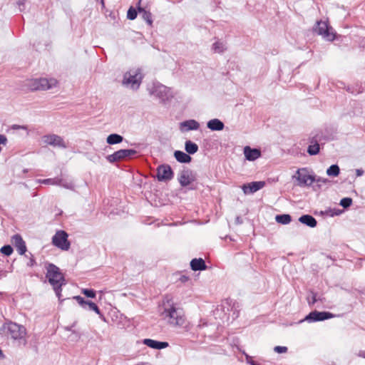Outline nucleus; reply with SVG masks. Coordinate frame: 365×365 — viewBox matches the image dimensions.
I'll list each match as a JSON object with an SVG mask.
<instances>
[{
    "mask_svg": "<svg viewBox=\"0 0 365 365\" xmlns=\"http://www.w3.org/2000/svg\"><path fill=\"white\" fill-rule=\"evenodd\" d=\"M158 312L162 319L171 326L181 327L186 323L183 310L176 307L172 299L165 298L159 306Z\"/></svg>",
    "mask_w": 365,
    "mask_h": 365,
    "instance_id": "f257e3e1",
    "label": "nucleus"
},
{
    "mask_svg": "<svg viewBox=\"0 0 365 365\" xmlns=\"http://www.w3.org/2000/svg\"><path fill=\"white\" fill-rule=\"evenodd\" d=\"M0 331L19 345L26 346L27 344V330L21 324L7 321L1 326Z\"/></svg>",
    "mask_w": 365,
    "mask_h": 365,
    "instance_id": "f03ea898",
    "label": "nucleus"
},
{
    "mask_svg": "<svg viewBox=\"0 0 365 365\" xmlns=\"http://www.w3.org/2000/svg\"><path fill=\"white\" fill-rule=\"evenodd\" d=\"M46 278L53 286L56 296L60 299L61 296V287L62 285L66 284V280L59 268L53 264H49L47 267Z\"/></svg>",
    "mask_w": 365,
    "mask_h": 365,
    "instance_id": "7ed1b4c3",
    "label": "nucleus"
},
{
    "mask_svg": "<svg viewBox=\"0 0 365 365\" xmlns=\"http://www.w3.org/2000/svg\"><path fill=\"white\" fill-rule=\"evenodd\" d=\"M142 78L143 75L140 68L130 69L124 74L123 84L136 90L139 88Z\"/></svg>",
    "mask_w": 365,
    "mask_h": 365,
    "instance_id": "20e7f679",
    "label": "nucleus"
},
{
    "mask_svg": "<svg viewBox=\"0 0 365 365\" xmlns=\"http://www.w3.org/2000/svg\"><path fill=\"white\" fill-rule=\"evenodd\" d=\"M148 90L151 95L158 98L162 102H165L173 98L170 88L159 83H154Z\"/></svg>",
    "mask_w": 365,
    "mask_h": 365,
    "instance_id": "39448f33",
    "label": "nucleus"
},
{
    "mask_svg": "<svg viewBox=\"0 0 365 365\" xmlns=\"http://www.w3.org/2000/svg\"><path fill=\"white\" fill-rule=\"evenodd\" d=\"M292 178L297 181L298 186L308 187L314 182L315 176L310 175L306 168H300L297 170Z\"/></svg>",
    "mask_w": 365,
    "mask_h": 365,
    "instance_id": "423d86ee",
    "label": "nucleus"
},
{
    "mask_svg": "<svg viewBox=\"0 0 365 365\" xmlns=\"http://www.w3.org/2000/svg\"><path fill=\"white\" fill-rule=\"evenodd\" d=\"M68 234L63 230H58L52 237V243L56 247L63 251H67L71 247L68 240Z\"/></svg>",
    "mask_w": 365,
    "mask_h": 365,
    "instance_id": "0eeeda50",
    "label": "nucleus"
},
{
    "mask_svg": "<svg viewBox=\"0 0 365 365\" xmlns=\"http://www.w3.org/2000/svg\"><path fill=\"white\" fill-rule=\"evenodd\" d=\"M314 31L327 41H331L334 39L335 34L333 32V29L328 25L327 21H317V26L314 27Z\"/></svg>",
    "mask_w": 365,
    "mask_h": 365,
    "instance_id": "6e6552de",
    "label": "nucleus"
},
{
    "mask_svg": "<svg viewBox=\"0 0 365 365\" xmlns=\"http://www.w3.org/2000/svg\"><path fill=\"white\" fill-rule=\"evenodd\" d=\"M136 150L133 149H121L111 155H108L107 160L110 163H114L134 155L136 154Z\"/></svg>",
    "mask_w": 365,
    "mask_h": 365,
    "instance_id": "1a4fd4ad",
    "label": "nucleus"
},
{
    "mask_svg": "<svg viewBox=\"0 0 365 365\" xmlns=\"http://www.w3.org/2000/svg\"><path fill=\"white\" fill-rule=\"evenodd\" d=\"M42 142L46 145H50L53 147H58L66 148V145L63 139L57 135L50 134L46 135L42 137Z\"/></svg>",
    "mask_w": 365,
    "mask_h": 365,
    "instance_id": "9d476101",
    "label": "nucleus"
},
{
    "mask_svg": "<svg viewBox=\"0 0 365 365\" xmlns=\"http://www.w3.org/2000/svg\"><path fill=\"white\" fill-rule=\"evenodd\" d=\"M157 178L159 181L170 180L173 178V172L169 165H161L157 168Z\"/></svg>",
    "mask_w": 365,
    "mask_h": 365,
    "instance_id": "9b49d317",
    "label": "nucleus"
},
{
    "mask_svg": "<svg viewBox=\"0 0 365 365\" xmlns=\"http://www.w3.org/2000/svg\"><path fill=\"white\" fill-rule=\"evenodd\" d=\"M332 317H334V314L330 312L314 311V312H310L305 317V320H307L309 322H319V321H323L325 319H329Z\"/></svg>",
    "mask_w": 365,
    "mask_h": 365,
    "instance_id": "f8f14e48",
    "label": "nucleus"
},
{
    "mask_svg": "<svg viewBox=\"0 0 365 365\" xmlns=\"http://www.w3.org/2000/svg\"><path fill=\"white\" fill-rule=\"evenodd\" d=\"M178 180L181 186L186 187L195 180V175L189 169L183 170L179 175Z\"/></svg>",
    "mask_w": 365,
    "mask_h": 365,
    "instance_id": "ddd939ff",
    "label": "nucleus"
},
{
    "mask_svg": "<svg viewBox=\"0 0 365 365\" xmlns=\"http://www.w3.org/2000/svg\"><path fill=\"white\" fill-rule=\"evenodd\" d=\"M265 186L264 181L252 182L247 184H244L242 187L243 192L245 195L252 194Z\"/></svg>",
    "mask_w": 365,
    "mask_h": 365,
    "instance_id": "4468645a",
    "label": "nucleus"
},
{
    "mask_svg": "<svg viewBox=\"0 0 365 365\" xmlns=\"http://www.w3.org/2000/svg\"><path fill=\"white\" fill-rule=\"evenodd\" d=\"M38 83L41 90H48L57 86L58 81L55 78H38Z\"/></svg>",
    "mask_w": 365,
    "mask_h": 365,
    "instance_id": "2eb2a0df",
    "label": "nucleus"
},
{
    "mask_svg": "<svg viewBox=\"0 0 365 365\" xmlns=\"http://www.w3.org/2000/svg\"><path fill=\"white\" fill-rule=\"evenodd\" d=\"M200 128V123L195 120H187L183 121L180 125L182 132H187L190 130H195Z\"/></svg>",
    "mask_w": 365,
    "mask_h": 365,
    "instance_id": "dca6fc26",
    "label": "nucleus"
},
{
    "mask_svg": "<svg viewBox=\"0 0 365 365\" xmlns=\"http://www.w3.org/2000/svg\"><path fill=\"white\" fill-rule=\"evenodd\" d=\"M143 344L154 349H163L167 348L169 344L165 341H158L151 339H145L143 341Z\"/></svg>",
    "mask_w": 365,
    "mask_h": 365,
    "instance_id": "f3484780",
    "label": "nucleus"
},
{
    "mask_svg": "<svg viewBox=\"0 0 365 365\" xmlns=\"http://www.w3.org/2000/svg\"><path fill=\"white\" fill-rule=\"evenodd\" d=\"M244 154L247 160L253 161L260 157V150L256 148H251L249 146H246L244 148Z\"/></svg>",
    "mask_w": 365,
    "mask_h": 365,
    "instance_id": "a211bd4d",
    "label": "nucleus"
},
{
    "mask_svg": "<svg viewBox=\"0 0 365 365\" xmlns=\"http://www.w3.org/2000/svg\"><path fill=\"white\" fill-rule=\"evenodd\" d=\"M207 127L211 130L220 131L224 129L225 125L220 120L214 118L207 122Z\"/></svg>",
    "mask_w": 365,
    "mask_h": 365,
    "instance_id": "6ab92c4d",
    "label": "nucleus"
},
{
    "mask_svg": "<svg viewBox=\"0 0 365 365\" xmlns=\"http://www.w3.org/2000/svg\"><path fill=\"white\" fill-rule=\"evenodd\" d=\"M13 240L20 255H24L26 251V247L22 237L19 235H15Z\"/></svg>",
    "mask_w": 365,
    "mask_h": 365,
    "instance_id": "aec40b11",
    "label": "nucleus"
},
{
    "mask_svg": "<svg viewBox=\"0 0 365 365\" xmlns=\"http://www.w3.org/2000/svg\"><path fill=\"white\" fill-rule=\"evenodd\" d=\"M299 221L301 223L306 225L307 226L310 227H315L317 224L316 219L309 215H302L299 218Z\"/></svg>",
    "mask_w": 365,
    "mask_h": 365,
    "instance_id": "412c9836",
    "label": "nucleus"
},
{
    "mask_svg": "<svg viewBox=\"0 0 365 365\" xmlns=\"http://www.w3.org/2000/svg\"><path fill=\"white\" fill-rule=\"evenodd\" d=\"M190 267L194 271L204 270L206 269L205 262L202 258L192 259Z\"/></svg>",
    "mask_w": 365,
    "mask_h": 365,
    "instance_id": "4be33fe9",
    "label": "nucleus"
},
{
    "mask_svg": "<svg viewBox=\"0 0 365 365\" xmlns=\"http://www.w3.org/2000/svg\"><path fill=\"white\" fill-rule=\"evenodd\" d=\"M174 156L178 162L182 163H190L192 160L191 157L188 154L180 150L175 151Z\"/></svg>",
    "mask_w": 365,
    "mask_h": 365,
    "instance_id": "5701e85b",
    "label": "nucleus"
},
{
    "mask_svg": "<svg viewBox=\"0 0 365 365\" xmlns=\"http://www.w3.org/2000/svg\"><path fill=\"white\" fill-rule=\"evenodd\" d=\"M185 149L188 154H195L198 150V145L190 140H187L185 144Z\"/></svg>",
    "mask_w": 365,
    "mask_h": 365,
    "instance_id": "b1692460",
    "label": "nucleus"
},
{
    "mask_svg": "<svg viewBox=\"0 0 365 365\" xmlns=\"http://www.w3.org/2000/svg\"><path fill=\"white\" fill-rule=\"evenodd\" d=\"M277 223L282 225H288L292 221V217L288 214L277 215L275 217Z\"/></svg>",
    "mask_w": 365,
    "mask_h": 365,
    "instance_id": "393cba45",
    "label": "nucleus"
},
{
    "mask_svg": "<svg viewBox=\"0 0 365 365\" xmlns=\"http://www.w3.org/2000/svg\"><path fill=\"white\" fill-rule=\"evenodd\" d=\"M123 138L118 135V134H110L109 135L108 137H107V139H106V141H107V143L110 144V145H114V144H118V143H120L123 141Z\"/></svg>",
    "mask_w": 365,
    "mask_h": 365,
    "instance_id": "a878e982",
    "label": "nucleus"
},
{
    "mask_svg": "<svg viewBox=\"0 0 365 365\" xmlns=\"http://www.w3.org/2000/svg\"><path fill=\"white\" fill-rule=\"evenodd\" d=\"M340 173V169L337 165H332L327 170V174L329 176L336 177Z\"/></svg>",
    "mask_w": 365,
    "mask_h": 365,
    "instance_id": "bb28decb",
    "label": "nucleus"
},
{
    "mask_svg": "<svg viewBox=\"0 0 365 365\" xmlns=\"http://www.w3.org/2000/svg\"><path fill=\"white\" fill-rule=\"evenodd\" d=\"M212 49L215 53H222L227 49L225 44L220 41H217L212 45Z\"/></svg>",
    "mask_w": 365,
    "mask_h": 365,
    "instance_id": "cd10ccee",
    "label": "nucleus"
},
{
    "mask_svg": "<svg viewBox=\"0 0 365 365\" xmlns=\"http://www.w3.org/2000/svg\"><path fill=\"white\" fill-rule=\"evenodd\" d=\"M319 151V145L318 143H314L309 145L307 153L311 155H317Z\"/></svg>",
    "mask_w": 365,
    "mask_h": 365,
    "instance_id": "c85d7f7f",
    "label": "nucleus"
},
{
    "mask_svg": "<svg viewBox=\"0 0 365 365\" xmlns=\"http://www.w3.org/2000/svg\"><path fill=\"white\" fill-rule=\"evenodd\" d=\"M138 11L140 13H143V18L147 21L149 25L152 24V17L151 14L148 11H146L143 9L138 7Z\"/></svg>",
    "mask_w": 365,
    "mask_h": 365,
    "instance_id": "c756f323",
    "label": "nucleus"
},
{
    "mask_svg": "<svg viewBox=\"0 0 365 365\" xmlns=\"http://www.w3.org/2000/svg\"><path fill=\"white\" fill-rule=\"evenodd\" d=\"M86 306L88 307V309L90 310H92L93 312H95L97 314H98L101 317H103L99 308L98 307V306L94 303V302H90V301H88L87 302V304H86Z\"/></svg>",
    "mask_w": 365,
    "mask_h": 365,
    "instance_id": "7c9ffc66",
    "label": "nucleus"
},
{
    "mask_svg": "<svg viewBox=\"0 0 365 365\" xmlns=\"http://www.w3.org/2000/svg\"><path fill=\"white\" fill-rule=\"evenodd\" d=\"M41 183L43 184H48L52 185H57V184L61 183L59 181V178H48V179H43L40 181Z\"/></svg>",
    "mask_w": 365,
    "mask_h": 365,
    "instance_id": "2f4dec72",
    "label": "nucleus"
},
{
    "mask_svg": "<svg viewBox=\"0 0 365 365\" xmlns=\"http://www.w3.org/2000/svg\"><path fill=\"white\" fill-rule=\"evenodd\" d=\"M0 251L6 256H9L13 252V248L10 245H4L1 248Z\"/></svg>",
    "mask_w": 365,
    "mask_h": 365,
    "instance_id": "473e14b6",
    "label": "nucleus"
},
{
    "mask_svg": "<svg viewBox=\"0 0 365 365\" xmlns=\"http://www.w3.org/2000/svg\"><path fill=\"white\" fill-rule=\"evenodd\" d=\"M38 83V78L31 80L28 83V86L33 91L41 90L40 88H37V86H39Z\"/></svg>",
    "mask_w": 365,
    "mask_h": 365,
    "instance_id": "72a5a7b5",
    "label": "nucleus"
},
{
    "mask_svg": "<svg viewBox=\"0 0 365 365\" xmlns=\"http://www.w3.org/2000/svg\"><path fill=\"white\" fill-rule=\"evenodd\" d=\"M137 16V11L136 10L133 8V7H130L128 11V13H127V17L128 19H130V20H134Z\"/></svg>",
    "mask_w": 365,
    "mask_h": 365,
    "instance_id": "f704fd0d",
    "label": "nucleus"
},
{
    "mask_svg": "<svg viewBox=\"0 0 365 365\" xmlns=\"http://www.w3.org/2000/svg\"><path fill=\"white\" fill-rule=\"evenodd\" d=\"M352 203V200L350 197H344L341 200L340 205L344 207V208H346L349 207Z\"/></svg>",
    "mask_w": 365,
    "mask_h": 365,
    "instance_id": "c9c22d12",
    "label": "nucleus"
},
{
    "mask_svg": "<svg viewBox=\"0 0 365 365\" xmlns=\"http://www.w3.org/2000/svg\"><path fill=\"white\" fill-rule=\"evenodd\" d=\"M73 299H76L78 303L84 309L86 307V304L88 301H86L83 297L81 296H75L73 297Z\"/></svg>",
    "mask_w": 365,
    "mask_h": 365,
    "instance_id": "e433bc0d",
    "label": "nucleus"
},
{
    "mask_svg": "<svg viewBox=\"0 0 365 365\" xmlns=\"http://www.w3.org/2000/svg\"><path fill=\"white\" fill-rule=\"evenodd\" d=\"M59 181L61 183L57 184V185H60L63 187L64 188L73 190V185L71 182H64L62 179L59 178Z\"/></svg>",
    "mask_w": 365,
    "mask_h": 365,
    "instance_id": "4c0bfd02",
    "label": "nucleus"
},
{
    "mask_svg": "<svg viewBox=\"0 0 365 365\" xmlns=\"http://www.w3.org/2000/svg\"><path fill=\"white\" fill-rule=\"evenodd\" d=\"M82 293L87 297L94 298L96 297V292L93 289H83Z\"/></svg>",
    "mask_w": 365,
    "mask_h": 365,
    "instance_id": "58836bf2",
    "label": "nucleus"
},
{
    "mask_svg": "<svg viewBox=\"0 0 365 365\" xmlns=\"http://www.w3.org/2000/svg\"><path fill=\"white\" fill-rule=\"evenodd\" d=\"M314 182L317 183L319 186H321L322 184H327V183L329 182V180L326 178H320V177H318V178L315 177Z\"/></svg>",
    "mask_w": 365,
    "mask_h": 365,
    "instance_id": "ea45409f",
    "label": "nucleus"
},
{
    "mask_svg": "<svg viewBox=\"0 0 365 365\" xmlns=\"http://www.w3.org/2000/svg\"><path fill=\"white\" fill-rule=\"evenodd\" d=\"M287 346H277L274 348V351L278 354L286 353L287 351Z\"/></svg>",
    "mask_w": 365,
    "mask_h": 365,
    "instance_id": "a19ab883",
    "label": "nucleus"
},
{
    "mask_svg": "<svg viewBox=\"0 0 365 365\" xmlns=\"http://www.w3.org/2000/svg\"><path fill=\"white\" fill-rule=\"evenodd\" d=\"M311 297H312V299L311 300L309 299V304H314L318 300H319V299H317V294L315 293H314V292L311 293Z\"/></svg>",
    "mask_w": 365,
    "mask_h": 365,
    "instance_id": "79ce46f5",
    "label": "nucleus"
},
{
    "mask_svg": "<svg viewBox=\"0 0 365 365\" xmlns=\"http://www.w3.org/2000/svg\"><path fill=\"white\" fill-rule=\"evenodd\" d=\"M7 142V138L4 135H0V144L5 145Z\"/></svg>",
    "mask_w": 365,
    "mask_h": 365,
    "instance_id": "37998d69",
    "label": "nucleus"
},
{
    "mask_svg": "<svg viewBox=\"0 0 365 365\" xmlns=\"http://www.w3.org/2000/svg\"><path fill=\"white\" fill-rule=\"evenodd\" d=\"M179 280L182 282V283H185L187 282L188 280H189V277L185 276V275H182L180 276Z\"/></svg>",
    "mask_w": 365,
    "mask_h": 365,
    "instance_id": "c03bdc74",
    "label": "nucleus"
},
{
    "mask_svg": "<svg viewBox=\"0 0 365 365\" xmlns=\"http://www.w3.org/2000/svg\"><path fill=\"white\" fill-rule=\"evenodd\" d=\"M356 174L358 177L361 176L364 174V170L362 169H356Z\"/></svg>",
    "mask_w": 365,
    "mask_h": 365,
    "instance_id": "a18cd8bd",
    "label": "nucleus"
},
{
    "mask_svg": "<svg viewBox=\"0 0 365 365\" xmlns=\"http://www.w3.org/2000/svg\"><path fill=\"white\" fill-rule=\"evenodd\" d=\"M26 1V0H18L17 1V4L21 6H23L25 2Z\"/></svg>",
    "mask_w": 365,
    "mask_h": 365,
    "instance_id": "49530a36",
    "label": "nucleus"
},
{
    "mask_svg": "<svg viewBox=\"0 0 365 365\" xmlns=\"http://www.w3.org/2000/svg\"><path fill=\"white\" fill-rule=\"evenodd\" d=\"M357 355L360 357L365 358V351H359Z\"/></svg>",
    "mask_w": 365,
    "mask_h": 365,
    "instance_id": "de8ad7c7",
    "label": "nucleus"
},
{
    "mask_svg": "<svg viewBox=\"0 0 365 365\" xmlns=\"http://www.w3.org/2000/svg\"><path fill=\"white\" fill-rule=\"evenodd\" d=\"M14 128L19 129V128H24V127L23 126H20V125H14Z\"/></svg>",
    "mask_w": 365,
    "mask_h": 365,
    "instance_id": "09e8293b",
    "label": "nucleus"
},
{
    "mask_svg": "<svg viewBox=\"0 0 365 365\" xmlns=\"http://www.w3.org/2000/svg\"><path fill=\"white\" fill-rule=\"evenodd\" d=\"M1 356H3V353H2L1 350L0 349V358H1Z\"/></svg>",
    "mask_w": 365,
    "mask_h": 365,
    "instance_id": "8fccbe9b",
    "label": "nucleus"
}]
</instances>
